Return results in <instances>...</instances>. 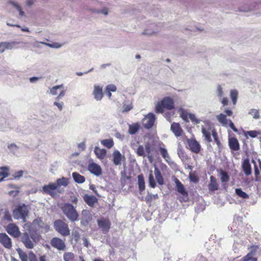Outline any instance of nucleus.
Instances as JSON below:
<instances>
[{"instance_id":"79ce46f5","label":"nucleus","mask_w":261,"mask_h":261,"mask_svg":"<svg viewBox=\"0 0 261 261\" xmlns=\"http://www.w3.org/2000/svg\"><path fill=\"white\" fill-rule=\"evenodd\" d=\"M136 153L138 156H145L144 148L142 145H139L137 149Z\"/></svg>"},{"instance_id":"f8f14e48","label":"nucleus","mask_w":261,"mask_h":261,"mask_svg":"<svg viewBox=\"0 0 261 261\" xmlns=\"http://www.w3.org/2000/svg\"><path fill=\"white\" fill-rule=\"evenodd\" d=\"M0 243L7 249L12 247V242L9 237L5 233H0Z\"/></svg>"},{"instance_id":"1a4fd4ad","label":"nucleus","mask_w":261,"mask_h":261,"mask_svg":"<svg viewBox=\"0 0 261 261\" xmlns=\"http://www.w3.org/2000/svg\"><path fill=\"white\" fill-rule=\"evenodd\" d=\"M180 117L185 121L189 122V118L194 124L199 123L200 121L199 119H198L195 115L193 114L188 113L186 111L181 110L180 114Z\"/></svg>"},{"instance_id":"cd10ccee","label":"nucleus","mask_w":261,"mask_h":261,"mask_svg":"<svg viewBox=\"0 0 261 261\" xmlns=\"http://www.w3.org/2000/svg\"><path fill=\"white\" fill-rule=\"evenodd\" d=\"M243 134L244 136L248 139V136H250L252 138H254L256 137L258 135H260V133L257 130H250V131H245L243 130Z\"/></svg>"},{"instance_id":"4c0bfd02","label":"nucleus","mask_w":261,"mask_h":261,"mask_svg":"<svg viewBox=\"0 0 261 261\" xmlns=\"http://www.w3.org/2000/svg\"><path fill=\"white\" fill-rule=\"evenodd\" d=\"M235 191L237 195H238L240 197L243 198L244 199L249 198V195L245 192L243 191L241 189H236Z\"/></svg>"},{"instance_id":"dca6fc26","label":"nucleus","mask_w":261,"mask_h":261,"mask_svg":"<svg viewBox=\"0 0 261 261\" xmlns=\"http://www.w3.org/2000/svg\"><path fill=\"white\" fill-rule=\"evenodd\" d=\"M190 150L195 153H198L200 150V146L194 139H190L188 141Z\"/></svg>"},{"instance_id":"bf43d9fd","label":"nucleus","mask_w":261,"mask_h":261,"mask_svg":"<svg viewBox=\"0 0 261 261\" xmlns=\"http://www.w3.org/2000/svg\"><path fill=\"white\" fill-rule=\"evenodd\" d=\"M213 138L217 142V144L219 145L220 144V141L218 140L217 136V133L213 130Z\"/></svg>"},{"instance_id":"473e14b6","label":"nucleus","mask_w":261,"mask_h":261,"mask_svg":"<svg viewBox=\"0 0 261 261\" xmlns=\"http://www.w3.org/2000/svg\"><path fill=\"white\" fill-rule=\"evenodd\" d=\"M202 132L204 136L205 140H206L208 142L211 141V128H206V127H202Z\"/></svg>"},{"instance_id":"6e6d98bb","label":"nucleus","mask_w":261,"mask_h":261,"mask_svg":"<svg viewBox=\"0 0 261 261\" xmlns=\"http://www.w3.org/2000/svg\"><path fill=\"white\" fill-rule=\"evenodd\" d=\"M54 105L55 106H56L58 108V109H59L60 111L62 110L63 106V102H58L55 101L54 103Z\"/></svg>"},{"instance_id":"f257e3e1","label":"nucleus","mask_w":261,"mask_h":261,"mask_svg":"<svg viewBox=\"0 0 261 261\" xmlns=\"http://www.w3.org/2000/svg\"><path fill=\"white\" fill-rule=\"evenodd\" d=\"M174 109V102L170 97H165L162 100L159 101L155 107L156 113H163L164 110H171Z\"/></svg>"},{"instance_id":"7c9ffc66","label":"nucleus","mask_w":261,"mask_h":261,"mask_svg":"<svg viewBox=\"0 0 261 261\" xmlns=\"http://www.w3.org/2000/svg\"><path fill=\"white\" fill-rule=\"evenodd\" d=\"M252 162L254 164L255 180L256 181H260V179H261V177L260 176L259 169L258 167H257L256 163L254 160H252Z\"/></svg>"},{"instance_id":"338daca9","label":"nucleus","mask_w":261,"mask_h":261,"mask_svg":"<svg viewBox=\"0 0 261 261\" xmlns=\"http://www.w3.org/2000/svg\"><path fill=\"white\" fill-rule=\"evenodd\" d=\"M217 91H218L219 96H222L223 95V91H222V89L220 86H218Z\"/></svg>"},{"instance_id":"a878e982","label":"nucleus","mask_w":261,"mask_h":261,"mask_svg":"<svg viewBox=\"0 0 261 261\" xmlns=\"http://www.w3.org/2000/svg\"><path fill=\"white\" fill-rule=\"evenodd\" d=\"M72 177L74 180L79 184H82L85 181V177L77 172L72 173Z\"/></svg>"},{"instance_id":"e433bc0d","label":"nucleus","mask_w":261,"mask_h":261,"mask_svg":"<svg viewBox=\"0 0 261 261\" xmlns=\"http://www.w3.org/2000/svg\"><path fill=\"white\" fill-rule=\"evenodd\" d=\"M63 258L65 261H73L74 254L72 252H65L63 255Z\"/></svg>"},{"instance_id":"ddd939ff","label":"nucleus","mask_w":261,"mask_h":261,"mask_svg":"<svg viewBox=\"0 0 261 261\" xmlns=\"http://www.w3.org/2000/svg\"><path fill=\"white\" fill-rule=\"evenodd\" d=\"M88 169L91 173L96 176H99L102 174L101 168L99 165L95 163L89 164Z\"/></svg>"},{"instance_id":"680f3d73","label":"nucleus","mask_w":261,"mask_h":261,"mask_svg":"<svg viewBox=\"0 0 261 261\" xmlns=\"http://www.w3.org/2000/svg\"><path fill=\"white\" fill-rule=\"evenodd\" d=\"M221 102L224 106L228 105V100L227 97H223L221 100Z\"/></svg>"},{"instance_id":"864d4df0","label":"nucleus","mask_w":261,"mask_h":261,"mask_svg":"<svg viewBox=\"0 0 261 261\" xmlns=\"http://www.w3.org/2000/svg\"><path fill=\"white\" fill-rule=\"evenodd\" d=\"M21 261H28V256L25 253H19Z\"/></svg>"},{"instance_id":"6ab92c4d","label":"nucleus","mask_w":261,"mask_h":261,"mask_svg":"<svg viewBox=\"0 0 261 261\" xmlns=\"http://www.w3.org/2000/svg\"><path fill=\"white\" fill-rule=\"evenodd\" d=\"M21 242L24 244L26 248L28 249H32L34 247V244L27 233L23 234L21 238Z\"/></svg>"},{"instance_id":"f3484780","label":"nucleus","mask_w":261,"mask_h":261,"mask_svg":"<svg viewBox=\"0 0 261 261\" xmlns=\"http://www.w3.org/2000/svg\"><path fill=\"white\" fill-rule=\"evenodd\" d=\"M228 145L231 150L238 151L240 148L239 142L235 137H231L229 139Z\"/></svg>"},{"instance_id":"20e7f679","label":"nucleus","mask_w":261,"mask_h":261,"mask_svg":"<svg viewBox=\"0 0 261 261\" xmlns=\"http://www.w3.org/2000/svg\"><path fill=\"white\" fill-rule=\"evenodd\" d=\"M55 229L61 236L66 237L70 234V229L67 223L62 220H57L54 223Z\"/></svg>"},{"instance_id":"69168bd1","label":"nucleus","mask_w":261,"mask_h":261,"mask_svg":"<svg viewBox=\"0 0 261 261\" xmlns=\"http://www.w3.org/2000/svg\"><path fill=\"white\" fill-rule=\"evenodd\" d=\"M145 150L148 154L150 153V146L149 144H147L145 145Z\"/></svg>"},{"instance_id":"c9c22d12","label":"nucleus","mask_w":261,"mask_h":261,"mask_svg":"<svg viewBox=\"0 0 261 261\" xmlns=\"http://www.w3.org/2000/svg\"><path fill=\"white\" fill-rule=\"evenodd\" d=\"M189 178L190 181L197 183L199 181V177L195 171H191L189 173Z\"/></svg>"},{"instance_id":"3c124183","label":"nucleus","mask_w":261,"mask_h":261,"mask_svg":"<svg viewBox=\"0 0 261 261\" xmlns=\"http://www.w3.org/2000/svg\"><path fill=\"white\" fill-rule=\"evenodd\" d=\"M33 223L34 224H37L40 227H42V225L41 224H43V223L42 219L40 218H37V219H35L33 221Z\"/></svg>"},{"instance_id":"9b49d317","label":"nucleus","mask_w":261,"mask_h":261,"mask_svg":"<svg viewBox=\"0 0 261 261\" xmlns=\"http://www.w3.org/2000/svg\"><path fill=\"white\" fill-rule=\"evenodd\" d=\"M50 243L53 247L59 250H64L66 247L64 241L58 237L53 238L51 240Z\"/></svg>"},{"instance_id":"c03bdc74","label":"nucleus","mask_w":261,"mask_h":261,"mask_svg":"<svg viewBox=\"0 0 261 261\" xmlns=\"http://www.w3.org/2000/svg\"><path fill=\"white\" fill-rule=\"evenodd\" d=\"M5 49H11L13 46L17 44V42L12 41L10 42H4Z\"/></svg>"},{"instance_id":"c756f323","label":"nucleus","mask_w":261,"mask_h":261,"mask_svg":"<svg viewBox=\"0 0 261 261\" xmlns=\"http://www.w3.org/2000/svg\"><path fill=\"white\" fill-rule=\"evenodd\" d=\"M159 150L161 154L162 155V157L165 160V161L167 163H169L170 160V158L168 153V152H167V150H166V149L165 148L162 147H160L159 148Z\"/></svg>"},{"instance_id":"0eeeda50","label":"nucleus","mask_w":261,"mask_h":261,"mask_svg":"<svg viewBox=\"0 0 261 261\" xmlns=\"http://www.w3.org/2000/svg\"><path fill=\"white\" fill-rule=\"evenodd\" d=\"M155 116L154 114L149 113L142 119V124L144 128L149 129L151 128L155 122Z\"/></svg>"},{"instance_id":"9d476101","label":"nucleus","mask_w":261,"mask_h":261,"mask_svg":"<svg viewBox=\"0 0 261 261\" xmlns=\"http://www.w3.org/2000/svg\"><path fill=\"white\" fill-rule=\"evenodd\" d=\"M6 230L11 236L18 238L20 235V231L18 227L14 223H10L6 227Z\"/></svg>"},{"instance_id":"5fc2aeb1","label":"nucleus","mask_w":261,"mask_h":261,"mask_svg":"<svg viewBox=\"0 0 261 261\" xmlns=\"http://www.w3.org/2000/svg\"><path fill=\"white\" fill-rule=\"evenodd\" d=\"M23 172L22 170H20L17 172H16L14 175L15 178H18L21 177L23 175Z\"/></svg>"},{"instance_id":"2eb2a0df","label":"nucleus","mask_w":261,"mask_h":261,"mask_svg":"<svg viewBox=\"0 0 261 261\" xmlns=\"http://www.w3.org/2000/svg\"><path fill=\"white\" fill-rule=\"evenodd\" d=\"M83 199L85 202L90 207H93L95 204L98 202V199L93 195L85 194Z\"/></svg>"},{"instance_id":"f704fd0d","label":"nucleus","mask_w":261,"mask_h":261,"mask_svg":"<svg viewBox=\"0 0 261 261\" xmlns=\"http://www.w3.org/2000/svg\"><path fill=\"white\" fill-rule=\"evenodd\" d=\"M9 175V169L6 167H3L0 169V181Z\"/></svg>"},{"instance_id":"58836bf2","label":"nucleus","mask_w":261,"mask_h":261,"mask_svg":"<svg viewBox=\"0 0 261 261\" xmlns=\"http://www.w3.org/2000/svg\"><path fill=\"white\" fill-rule=\"evenodd\" d=\"M159 198L158 195L156 194H148L145 198V201L147 203H151L153 200H155Z\"/></svg>"},{"instance_id":"4468645a","label":"nucleus","mask_w":261,"mask_h":261,"mask_svg":"<svg viewBox=\"0 0 261 261\" xmlns=\"http://www.w3.org/2000/svg\"><path fill=\"white\" fill-rule=\"evenodd\" d=\"M242 167L246 175L249 176L251 174L252 169L249 159L246 158L243 160Z\"/></svg>"},{"instance_id":"bb28decb","label":"nucleus","mask_w":261,"mask_h":261,"mask_svg":"<svg viewBox=\"0 0 261 261\" xmlns=\"http://www.w3.org/2000/svg\"><path fill=\"white\" fill-rule=\"evenodd\" d=\"M68 179L64 177L57 179L56 182H55V185L57 186V188L61 186L66 187L68 185Z\"/></svg>"},{"instance_id":"2f4dec72","label":"nucleus","mask_w":261,"mask_h":261,"mask_svg":"<svg viewBox=\"0 0 261 261\" xmlns=\"http://www.w3.org/2000/svg\"><path fill=\"white\" fill-rule=\"evenodd\" d=\"M219 122L223 126H227L229 120L227 119L226 116L223 114H220L217 116Z\"/></svg>"},{"instance_id":"8fccbe9b","label":"nucleus","mask_w":261,"mask_h":261,"mask_svg":"<svg viewBox=\"0 0 261 261\" xmlns=\"http://www.w3.org/2000/svg\"><path fill=\"white\" fill-rule=\"evenodd\" d=\"M252 258V254L251 253H248L242 258V261H249Z\"/></svg>"},{"instance_id":"5701e85b","label":"nucleus","mask_w":261,"mask_h":261,"mask_svg":"<svg viewBox=\"0 0 261 261\" xmlns=\"http://www.w3.org/2000/svg\"><path fill=\"white\" fill-rule=\"evenodd\" d=\"M94 152L97 157L100 159H103L105 158L107 153L106 150L105 149H101L98 147H95L94 148Z\"/></svg>"},{"instance_id":"09e8293b","label":"nucleus","mask_w":261,"mask_h":261,"mask_svg":"<svg viewBox=\"0 0 261 261\" xmlns=\"http://www.w3.org/2000/svg\"><path fill=\"white\" fill-rule=\"evenodd\" d=\"M106 90L110 92H115L117 90V87L114 84H109L106 87Z\"/></svg>"},{"instance_id":"4d7b16f0","label":"nucleus","mask_w":261,"mask_h":261,"mask_svg":"<svg viewBox=\"0 0 261 261\" xmlns=\"http://www.w3.org/2000/svg\"><path fill=\"white\" fill-rule=\"evenodd\" d=\"M65 91L64 90L62 89V90L60 91V93H59V95L56 97V99H57V100H59V99H60L62 97L64 96L65 95Z\"/></svg>"},{"instance_id":"72a5a7b5","label":"nucleus","mask_w":261,"mask_h":261,"mask_svg":"<svg viewBox=\"0 0 261 261\" xmlns=\"http://www.w3.org/2000/svg\"><path fill=\"white\" fill-rule=\"evenodd\" d=\"M101 143L109 149L112 148L114 145V141L112 139L102 140L101 141Z\"/></svg>"},{"instance_id":"393cba45","label":"nucleus","mask_w":261,"mask_h":261,"mask_svg":"<svg viewBox=\"0 0 261 261\" xmlns=\"http://www.w3.org/2000/svg\"><path fill=\"white\" fill-rule=\"evenodd\" d=\"M140 125L139 123H134L129 125L128 133L130 135L135 134L139 129Z\"/></svg>"},{"instance_id":"b1692460","label":"nucleus","mask_w":261,"mask_h":261,"mask_svg":"<svg viewBox=\"0 0 261 261\" xmlns=\"http://www.w3.org/2000/svg\"><path fill=\"white\" fill-rule=\"evenodd\" d=\"M154 175L158 184L162 185L164 184V179L161 171L157 167L154 168Z\"/></svg>"},{"instance_id":"a19ab883","label":"nucleus","mask_w":261,"mask_h":261,"mask_svg":"<svg viewBox=\"0 0 261 261\" xmlns=\"http://www.w3.org/2000/svg\"><path fill=\"white\" fill-rule=\"evenodd\" d=\"M238 95V92L236 90H232L230 91V97L234 105L237 103Z\"/></svg>"},{"instance_id":"0e129e2a","label":"nucleus","mask_w":261,"mask_h":261,"mask_svg":"<svg viewBox=\"0 0 261 261\" xmlns=\"http://www.w3.org/2000/svg\"><path fill=\"white\" fill-rule=\"evenodd\" d=\"M5 50V48L4 46V42H2L0 43V53H3Z\"/></svg>"},{"instance_id":"49530a36","label":"nucleus","mask_w":261,"mask_h":261,"mask_svg":"<svg viewBox=\"0 0 261 261\" xmlns=\"http://www.w3.org/2000/svg\"><path fill=\"white\" fill-rule=\"evenodd\" d=\"M63 88V85H57L54 86L51 89H50V93L53 95H56L57 94V90L60 89H62Z\"/></svg>"},{"instance_id":"ea45409f","label":"nucleus","mask_w":261,"mask_h":261,"mask_svg":"<svg viewBox=\"0 0 261 261\" xmlns=\"http://www.w3.org/2000/svg\"><path fill=\"white\" fill-rule=\"evenodd\" d=\"M248 114L252 115L255 119H258L260 118L259 111L257 110L252 109L249 111Z\"/></svg>"},{"instance_id":"412c9836","label":"nucleus","mask_w":261,"mask_h":261,"mask_svg":"<svg viewBox=\"0 0 261 261\" xmlns=\"http://www.w3.org/2000/svg\"><path fill=\"white\" fill-rule=\"evenodd\" d=\"M113 163L115 165H119L121 164L122 159L125 160V157L122 156L118 150H115L113 153Z\"/></svg>"},{"instance_id":"39448f33","label":"nucleus","mask_w":261,"mask_h":261,"mask_svg":"<svg viewBox=\"0 0 261 261\" xmlns=\"http://www.w3.org/2000/svg\"><path fill=\"white\" fill-rule=\"evenodd\" d=\"M174 181L175 184L177 191L181 195V196L179 198V201L181 202H188L189 200V195L184 185L176 177L174 178Z\"/></svg>"},{"instance_id":"6e6552de","label":"nucleus","mask_w":261,"mask_h":261,"mask_svg":"<svg viewBox=\"0 0 261 261\" xmlns=\"http://www.w3.org/2000/svg\"><path fill=\"white\" fill-rule=\"evenodd\" d=\"M97 224L102 232L106 233L109 231L111 223L108 218H102L97 220Z\"/></svg>"},{"instance_id":"a211bd4d","label":"nucleus","mask_w":261,"mask_h":261,"mask_svg":"<svg viewBox=\"0 0 261 261\" xmlns=\"http://www.w3.org/2000/svg\"><path fill=\"white\" fill-rule=\"evenodd\" d=\"M171 130L176 137L181 136L183 133V130L178 123L173 122L171 125Z\"/></svg>"},{"instance_id":"7ed1b4c3","label":"nucleus","mask_w":261,"mask_h":261,"mask_svg":"<svg viewBox=\"0 0 261 261\" xmlns=\"http://www.w3.org/2000/svg\"><path fill=\"white\" fill-rule=\"evenodd\" d=\"M63 213L71 221L78 220L79 214L73 206L70 203H65L62 207Z\"/></svg>"},{"instance_id":"c85d7f7f","label":"nucleus","mask_w":261,"mask_h":261,"mask_svg":"<svg viewBox=\"0 0 261 261\" xmlns=\"http://www.w3.org/2000/svg\"><path fill=\"white\" fill-rule=\"evenodd\" d=\"M219 172L220 176V180L222 182H227L228 181L229 179V176L226 171L222 169H220L219 170Z\"/></svg>"},{"instance_id":"423d86ee","label":"nucleus","mask_w":261,"mask_h":261,"mask_svg":"<svg viewBox=\"0 0 261 261\" xmlns=\"http://www.w3.org/2000/svg\"><path fill=\"white\" fill-rule=\"evenodd\" d=\"M57 189V186L54 182H50L42 187V192L53 198H56L58 196V193L56 192Z\"/></svg>"},{"instance_id":"de8ad7c7","label":"nucleus","mask_w":261,"mask_h":261,"mask_svg":"<svg viewBox=\"0 0 261 261\" xmlns=\"http://www.w3.org/2000/svg\"><path fill=\"white\" fill-rule=\"evenodd\" d=\"M4 219L8 222L12 221L11 215L8 211H6L4 213Z\"/></svg>"},{"instance_id":"052dcab7","label":"nucleus","mask_w":261,"mask_h":261,"mask_svg":"<svg viewBox=\"0 0 261 261\" xmlns=\"http://www.w3.org/2000/svg\"><path fill=\"white\" fill-rule=\"evenodd\" d=\"M98 12L102 13L104 15H107L108 14V10L107 8H105L98 11Z\"/></svg>"},{"instance_id":"603ef678","label":"nucleus","mask_w":261,"mask_h":261,"mask_svg":"<svg viewBox=\"0 0 261 261\" xmlns=\"http://www.w3.org/2000/svg\"><path fill=\"white\" fill-rule=\"evenodd\" d=\"M228 124H229V125L230 127L234 132H238V129L236 127L234 126L233 123L232 122L231 120H229L228 121Z\"/></svg>"},{"instance_id":"f03ea898","label":"nucleus","mask_w":261,"mask_h":261,"mask_svg":"<svg viewBox=\"0 0 261 261\" xmlns=\"http://www.w3.org/2000/svg\"><path fill=\"white\" fill-rule=\"evenodd\" d=\"M29 212V206L23 203L18 205L13 212L14 219L16 220L21 219L23 222L26 221L27 217Z\"/></svg>"},{"instance_id":"a18cd8bd","label":"nucleus","mask_w":261,"mask_h":261,"mask_svg":"<svg viewBox=\"0 0 261 261\" xmlns=\"http://www.w3.org/2000/svg\"><path fill=\"white\" fill-rule=\"evenodd\" d=\"M9 3L16 8V9L19 12V15L20 16H23L24 15V12L22 10L21 7L18 4L12 1H10Z\"/></svg>"},{"instance_id":"37998d69","label":"nucleus","mask_w":261,"mask_h":261,"mask_svg":"<svg viewBox=\"0 0 261 261\" xmlns=\"http://www.w3.org/2000/svg\"><path fill=\"white\" fill-rule=\"evenodd\" d=\"M149 185L151 188H154L156 186V183L155 182L154 177L152 173V171L150 172L149 175Z\"/></svg>"},{"instance_id":"774afa93","label":"nucleus","mask_w":261,"mask_h":261,"mask_svg":"<svg viewBox=\"0 0 261 261\" xmlns=\"http://www.w3.org/2000/svg\"><path fill=\"white\" fill-rule=\"evenodd\" d=\"M225 113L227 115L230 116L232 115V112L230 110H226L225 111Z\"/></svg>"},{"instance_id":"aec40b11","label":"nucleus","mask_w":261,"mask_h":261,"mask_svg":"<svg viewBox=\"0 0 261 261\" xmlns=\"http://www.w3.org/2000/svg\"><path fill=\"white\" fill-rule=\"evenodd\" d=\"M93 95L96 100H100L103 96L102 87L99 86H95Z\"/></svg>"},{"instance_id":"4be33fe9","label":"nucleus","mask_w":261,"mask_h":261,"mask_svg":"<svg viewBox=\"0 0 261 261\" xmlns=\"http://www.w3.org/2000/svg\"><path fill=\"white\" fill-rule=\"evenodd\" d=\"M138 182L139 192H140V193L141 194L142 192L145 190V188L144 176L142 174H140L138 176Z\"/></svg>"},{"instance_id":"13d9d810","label":"nucleus","mask_w":261,"mask_h":261,"mask_svg":"<svg viewBox=\"0 0 261 261\" xmlns=\"http://www.w3.org/2000/svg\"><path fill=\"white\" fill-rule=\"evenodd\" d=\"M48 45L50 47H54V48H59L61 46V45L58 43H55L53 44H48Z\"/></svg>"},{"instance_id":"e2e57ef3","label":"nucleus","mask_w":261,"mask_h":261,"mask_svg":"<svg viewBox=\"0 0 261 261\" xmlns=\"http://www.w3.org/2000/svg\"><path fill=\"white\" fill-rule=\"evenodd\" d=\"M218 189V185L216 182V180L215 177H213V191L217 190Z\"/></svg>"}]
</instances>
